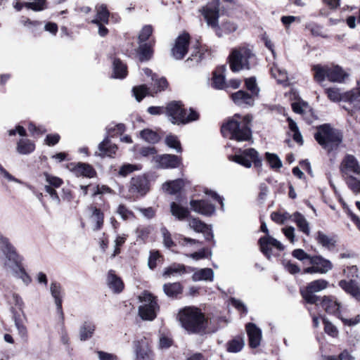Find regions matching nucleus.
I'll return each mask as SVG.
<instances>
[{"label": "nucleus", "instance_id": "1", "mask_svg": "<svg viewBox=\"0 0 360 360\" xmlns=\"http://www.w3.org/2000/svg\"><path fill=\"white\" fill-rule=\"evenodd\" d=\"M252 117L246 115L242 116L236 114L233 117L221 127V133L224 136H229L230 139L238 141H249L252 137L250 123Z\"/></svg>", "mask_w": 360, "mask_h": 360}, {"label": "nucleus", "instance_id": "2", "mask_svg": "<svg viewBox=\"0 0 360 360\" xmlns=\"http://www.w3.org/2000/svg\"><path fill=\"white\" fill-rule=\"evenodd\" d=\"M178 319L181 326L189 333H205L208 321L201 311L193 307H187L179 311Z\"/></svg>", "mask_w": 360, "mask_h": 360}, {"label": "nucleus", "instance_id": "3", "mask_svg": "<svg viewBox=\"0 0 360 360\" xmlns=\"http://www.w3.org/2000/svg\"><path fill=\"white\" fill-rule=\"evenodd\" d=\"M229 60L231 70L238 72L250 70L256 62V56L249 45L243 44L232 49Z\"/></svg>", "mask_w": 360, "mask_h": 360}, {"label": "nucleus", "instance_id": "4", "mask_svg": "<svg viewBox=\"0 0 360 360\" xmlns=\"http://www.w3.org/2000/svg\"><path fill=\"white\" fill-rule=\"evenodd\" d=\"M314 138L319 145L328 151L337 148L342 141V135L339 131L328 124L320 126Z\"/></svg>", "mask_w": 360, "mask_h": 360}, {"label": "nucleus", "instance_id": "5", "mask_svg": "<svg viewBox=\"0 0 360 360\" xmlns=\"http://www.w3.org/2000/svg\"><path fill=\"white\" fill-rule=\"evenodd\" d=\"M165 112L169 120L174 124H186L198 119V112L192 109H190V112L187 115L186 111L182 108V104L179 101L169 103Z\"/></svg>", "mask_w": 360, "mask_h": 360}, {"label": "nucleus", "instance_id": "6", "mask_svg": "<svg viewBox=\"0 0 360 360\" xmlns=\"http://www.w3.org/2000/svg\"><path fill=\"white\" fill-rule=\"evenodd\" d=\"M312 70L314 72V79L319 83L323 82L326 78L332 82L342 83L348 77V74L338 65L330 67L315 65Z\"/></svg>", "mask_w": 360, "mask_h": 360}, {"label": "nucleus", "instance_id": "7", "mask_svg": "<svg viewBox=\"0 0 360 360\" xmlns=\"http://www.w3.org/2000/svg\"><path fill=\"white\" fill-rule=\"evenodd\" d=\"M141 304L139 307V315L143 320L153 321L157 316L159 305L157 298L150 292L144 291L139 297Z\"/></svg>", "mask_w": 360, "mask_h": 360}, {"label": "nucleus", "instance_id": "8", "mask_svg": "<svg viewBox=\"0 0 360 360\" xmlns=\"http://www.w3.org/2000/svg\"><path fill=\"white\" fill-rule=\"evenodd\" d=\"M0 249L5 256L4 265L8 271L11 272L22 265L21 257L17 254L8 239L2 235H0Z\"/></svg>", "mask_w": 360, "mask_h": 360}, {"label": "nucleus", "instance_id": "9", "mask_svg": "<svg viewBox=\"0 0 360 360\" xmlns=\"http://www.w3.org/2000/svg\"><path fill=\"white\" fill-rule=\"evenodd\" d=\"M320 305L327 313L337 316L345 325L352 326L360 322V315L349 319L343 318L340 313V304L330 297L324 296Z\"/></svg>", "mask_w": 360, "mask_h": 360}, {"label": "nucleus", "instance_id": "10", "mask_svg": "<svg viewBox=\"0 0 360 360\" xmlns=\"http://www.w3.org/2000/svg\"><path fill=\"white\" fill-rule=\"evenodd\" d=\"M232 160L247 168L251 167L252 163L255 167L262 165V160L259 158L257 151L254 148L240 150L238 154L233 156Z\"/></svg>", "mask_w": 360, "mask_h": 360}, {"label": "nucleus", "instance_id": "11", "mask_svg": "<svg viewBox=\"0 0 360 360\" xmlns=\"http://www.w3.org/2000/svg\"><path fill=\"white\" fill-rule=\"evenodd\" d=\"M309 264H311V266L305 268L303 271L304 274H325L330 271L333 267V265L330 260L325 259L320 255L312 256L311 258H310Z\"/></svg>", "mask_w": 360, "mask_h": 360}, {"label": "nucleus", "instance_id": "12", "mask_svg": "<svg viewBox=\"0 0 360 360\" xmlns=\"http://www.w3.org/2000/svg\"><path fill=\"white\" fill-rule=\"evenodd\" d=\"M219 1L213 0V2L207 4L200 10L207 25L216 31L219 28Z\"/></svg>", "mask_w": 360, "mask_h": 360}, {"label": "nucleus", "instance_id": "13", "mask_svg": "<svg viewBox=\"0 0 360 360\" xmlns=\"http://www.w3.org/2000/svg\"><path fill=\"white\" fill-rule=\"evenodd\" d=\"M328 285V282L327 281L318 279L310 282L304 291L301 290V293L307 302L318 305L319 297L315 295L314 293L326 289Z\"/></svg>", "mask_w": 360, "mask_h": 360}, {"label": "nucleus", "instance_id": "14", "mask_svg": "<svg viewBox=\"0 0 360 360\" xmlns=\"http://www.w3.org/2000/svg\"><path fill=\"white\" fill-rule=\"evenodd\" d=\"M133 344L136 360H154V354L149 346V341L145 336L134 341Z\"/></svg>", "mask_w": 360, "mask_h": 360}, {"label": "nucleus", "instance_id": "15", "mask_svg": "<svg viewBox=\"0 0 360 360\" xmlns=\"http://www.w3.org/2000/svg\"><path fill=\"white\" fill-rule=\"evenodd\" d=\"M342 176L349 177L354 175H360V165L357 159L352 155H347L342 160L340 166Z\"/></svg>", "mask_w": 360, "mask_h": 360}, {"label": "nucleus", "instance_id": "16", "mask_svg": "<svg viewBox=\"0 0 360 360\" xmlns=\"http://www.w3.org/2000/svg\"><path fill=\"white\" fill-rule=\"evenodd\" d=\"M189 39V35L187 33L181 34L176 39L172 49V55L176 60L182 59L187 53Z\"/></svg>", "mask_w": 360, "mask_h": 360}, {"label": "nucleus", "instance_id": "17", "mask_svg": "<svg viewBox=\"0 0 360 360\" xmlns=\"http://www.w3.org/2000/svg\"><path fill=\"white\" fill-rule=\"evenodd\" d=\"M259 243L261 251L268 259H270L271 256V247H274L278 250H284V246L281 243L269 235L262 237L259 240Z\"/></svg>", "mask_w": 360, "mask_h": 360}, {"label": "nucleus", "instance_id": "18", "mask_svg": "<svg viewBox=\"0 0 360 360\" xmlns=\"http://www.w3.org/2000/svg\"><path fill=\"white\" fill-rule=\"evenodd\" d=\"M149 190L148 179L143 176L133 177L130 181L129 191L144 195Z\"/></svg>", "mask_w": 360, "mask_h": 360}, {"label": "nucleus", "instance_id": "19", "mask_svg": "<svg viewBox=\"0 0 360 360\" xmlns=\"http://www.w3.org/2000/svg\"><path fill=\"white\" fill-rule=\"evenodd\" d=\"M190 205L194 212L202 215L210 216L215 211V207L213 205L203 200H191Z\"/></svg>", "mask_w": 360, "mask_h": 360}, {"label": "nucleus", "instance_id": "20", "mask_svg": "<svg viewBox=\"0 0 360 360\" xmlns=\"http://www.w3.org/2000/svg\"><path fill=\"white\" fill-rule=\"evenodd\" d=\"M246 331L250 347L252 348L257 347L262 340V330L255 323H249L246 325Z\"/></svg>", "mask_w": 360, "mask_h": 360}, {"label": "nucleus", "instance_id": "21", "mask_svg": "<svg viewBox=\"0 0 360 360\" xmlns=\"http://www.w3.org/2000/svg\"><path fill=\"white\" fill-rule=\"evenodd\" d=\"M155 162L160 168H175L180 165V159L176 155L166 154L156 157Z\"/></svg>", "mask_w": 360, "mask_h": 360}, {"label": "nucleus", "instance_id": "22", "mask_svg": "<svg viewBox=\"0 0 360 360\" xmlns=\"http://www.w3.org/2000/svg\"><path fill=\"white\" fill-rule=\"evenodd\" d=\"M155 43V40L152 39L148 43L139 44L136 54L140 61H148L152 58Z\"/></svg>", "mask_w": 360, "mask_h": 360}, {"label": "nucleus", "instance_id": "23", "mask_svg": "<svg viewBox=\"0 0 360 360\" xmlns=\"http://www.w3.org/2000/svg\"><path fill=\"white\" fill-rule=\"evenodd\" d=\"M231 98L236 105L242 107L252 106L255 102L252 95L242 90L232 94Z\"/></svg>", "mask_w": 360, "mask_h": 360}, {"label": "nucleus", "instance_id": "24", "mask_svg": "<svg viewBox=\"0 0 360 360\" xmlns=\"http://www.w3.org/2000/svg\"><path fill=\"white\" fill-rule=\"evenodd\" d=\"M90 212V219L93 223V230L98 231L101 229L104 222V214L101 209L91 205L88 208Z\"/></svg>", "mask_w": 360, "mask_h": 360}, {"label": "nucleus", "instance_id": "25", "mask_svg": "<svg viewBox=\"0 0 360 360\" xmlns=\"http://www.w3.org/2000/svg\"><path fill=\"white\" fill-rule=\"evenodd\" d=\"M98 152L96 153V155L101 157H112L116 153L117 147L112 143L107 137L98 146Z\"/></svg>", "mask_w": 360, "mask_h": 360}, {"label": "nucleus", "instance_id": "26", "mask_svg": "<svg viewBox=\"0 0 360 360\" xmlns=\"http://www.w3.org/2000/svg\"><path fill=\"white\" fill-rule=\"evenodd\" d=\"M50 291L54 299L58 313L62 319H63V313L62 310V288L58 283H51L50 285Z\"/></svg>", "mask_w": 360, "mask_h": 360}, {"label": "nucleus", "instance_id": "27", "mask_svg": "<svg viewBox=\"0 0 360 360\" xmlns=\"http://www.w3.org/2000/svg\"><path fill=\"white\" fill-rule=\"evenodd\" d=\"M339 285L347 293L351 295L358 301H360V286L354 281L350 280L349 281L341 280L339 282Z\"/></svg>", "mask_w": 360, "mask_h": 360}, {"label": "nucleus", "instance_id": "28", "mask_svg": "<svg viewBox=\"0 0 360 360\" xmlns=\"http://www.w3.org/2000/svg\"><path fill=\"white\" fill-rule=\"evenodd\" d=\"M107 283L109 288L114 292H120L124 288V283L121 278L118 277L113 270H110L108 273Z\"/></svg>", "mask_w": 360, "mask_h": 360}, {"label": "nucleus", "instance_id": "29", "mask_svg": "<svg viewBox=\"0 0 360 360\" xmlns=\"http://www.w3.org/2000/svg\"><path fill=\"white\" fill-rule=\"evenodd\" d=\"M96 16L91 21V23H108L110 12L108 11L106 5L98 4L95 7Z\"/></svg>", "mask_w": 360, "mask_h": 360}, {"label": "nucleus", "instance_id": "30", "mask_svg": "<svg viewBox=\"0 0 360 360\" xmlns=\"http://www.w3.org/2000/svg\"><path fill=\"white\" fill-rule=\"evenodd\" d=\"M72 172L77 176H82L89 178H91L96 174L94 169L86 163H78L73 167Z\"/></svg>", "mask_w": 360, "mask_h": 360}, {"label": "nucleus", "instance_id": "31", "mask_svg": "<svg viewBox=\"0 0 360 360\" xmlns=\"http://www.w3.org/2000/svg\"><path fill=\"white\" fill-rule=\"evenodd\" d=\"M214 278V271L210 268H204L195 271L193 276L192 279L193 281H212Z\"/></svg>", "mask_w": 360, "mask_h": 360}, {"label": "nucleus", "instance_id": "32", "mask_svg": "<svg viewBox=\"0 0 360 360\" xmlns=\"http://www.w3.org/2000/svg\"><path fill=\"white\" fill-rule=\"evenodd\" d=\"M184 186V182L182 179H178L173 181L165 182L162 185V189L166 193L174 195L181 191Z\"/></svg>", "mask_w": 360, "mask_h": 360}, {"label": "nucleus", "instance_id": "33", "mask_svg": "<svg viewBox=\"0 0 360 360\" xmlns=\"http://www.w3.org/2000/svg\"><path fill=\"white\" fill-rule=\"evenodd\" d=\"M315 238L319 245L327 249H332L335 246L336 240L335 238L330 237L321 231L316 233Z\"/></svg>", "mask_w": 360, "mask_h": 360}, {"label": "nucleus", "instance_id": "34", "mask_svg": "<svg viewBox=\"0 0 360 360\" xmlns=\"http://www.w3.org/2000/svg\"><path fill=\"white\" fill-rule=\"evenodd\" d=\"M34 143L27 139H21L17 143L16 150L17 152L22 155H27L34 150Z\"/></svg>", "mask_w": 360, "mask_h": 360}, {"label": "nucleus", "instance_id": "35", "mask_svg": "<svg viewBox=\"0 0 360 360\" xmlns=\"http://www.w3.org/2000/svg\"><path fill=\"white\" fill-rule=\"evenodd\" d=\"M95 330V325L91 321H85L79 328V339L85 341L91 338Z\"/></svg>", "mask_w": 360, "mask_h": 360}, {"label": "nucleus", "instance_id": "36", "mask_svg": "<svg viewBox=\"0 0 360 360\" xmlns=\"http://www.w3.org/2000/svg\"><path fill=\"white\" fill-rule=\"evenodd\" d=\"M292 220L296 223L297 227L301 231L306 235L309 236L310 233V229L309 223L305 217L300 212H296L292 214Z\"/></svg>", "mask_w": 360, "mask_h": 360}, {"label": "nucleus", "instance_id": "37", "mask_svg": "<svg viewBox=\"0 0 360 360\" xmlns=\"http://www.w3.org/2000/svg\"><path fill=\"white\" fill-rule=\"evenodd\" d=\"M170 212L172 214L179 220H184L189 214V211L187 207H182L174 202L170 204Z\"/></svg>", "mask_w": 360, "mask_h": 360}, {"label": "nucleus", "instance_id": "38", "mask_svg": "<svg viewBox=\"0 0 360 360\" xmlns=\"http://www.w3.org/2000/svg\"><path fill=\"white\" fill-rule=\"evenodd\" d=\"M344 98L353 104L356 109L360 110V86L345 93Z\"/></svg>", "mask_w": 360, "mask_h": 360}, {"label": "nucleus", "instance_id": "39", "mask_svg": "<svg viewBox=\"0 0 360 360\" xmlns=\"http://www.w3.org/2000/svg\"><path fill=\"white\" fill-rule=\"evenodd\" d=\"M185 266L180 264H173L165 269L163 276L165 277L179 276L185 274Z\"/></svg>", "mask_w": 360, "mask_h": 360}, {"label": "nucleus", "instance_id": "40", "mask_svg": "<svg viewBox=\"0 0 360 360\" xmlns=\"http://www.w3.org/2000/svg\"><path fill=\"white\" fill-rule=\"evenodd\" d=\"M113 74L115 78L123 79L127 75V69L126 65L122 63L120 59H115L112 63Z\"/></svg>", "mask_w": 360, "mask_h": 360}, {"label": "nucleus", "instance_id": "41", "mask_svg": "<svg viewBox=\"0 0 360 360\" xmlns=\"http://www.w3.org/2000/svg\"><path fill=\"white\" fill-rule=\"evenodd\" d=\"M164 292L170 297H176L182 292V287L179 283H166L163 285Z\"/></svg>", "mask_w": 360, "mask_h": 360}, {"label": "nucleus", "instance_id": "42", "mask_svg": "<svg viewBox=\"0 0 360 360\" xmlns=\"http://www.w3.org/2000/svg\"><path fill=\"white\" fill-rule=\"evenodd\" d=\"M271 75L278 83L285 84L288 82V73L285 70L277 65H274L271 69Z\"/></svg>", "mask_w": 360, "mask_h": 360}, {"label": "nucleus", "instance_id": "43", "mask_svg": "<svg viewBox=\"0 0 360 360\" xmlns=\"http://www.w3.org/2000/svg\"><path fill=\"white\" fill-rule=\"evenodd\" d=\"M245 345L244 338L241 336H237L227 344V350L229 352H238Z\"/></svg>", "mask_w": 360, "mask_h": 360}, {"label": "nucleus", "instance_id": "44", "mask_svg": "<svg viewBox=\"0 0 360 360\" xmlns=\"http://www.w3.org/2000/svg\"><path fill=\"white\" fill-rule=\"evenodd\" d=\"M13 276L20 279L25 285H28L32 282V278L26 272L22 265L10 272Z\"/></svg>", "mask_w": 360, "mask_h": 360}, {"label": "nucleus", "instance_id": "45", "mask_svg": "<svg viewBox=\"0 0 360 360\" xmlns=\"http://www.w3.org/2000/svg\"><path fill=\"white\" fill-rule=\"evenodd\" d=\"M292 110L297 114L304 115L311 112V109L309 104L303 101H297L292 103Z\"/></svg>", "mask_w": 360, "mask_h": 360}, {"label": "nucleus", "instance_id": "46", "mask_svg": "<svg viewBox=\"0 0 360 360\" xmlns=\"http://www.w3.org/2000/svg\"><path fill=\"white\" fill-rule=\"evenodd\" d=\"M141 137L150 143H155L160 140L159 135L154 131L146 129L140 132Z\"/></svg>", "mask_w": 360, "mask_h": 360}, {"label": "nucleus", "instance_id": "47", "mask_svg": "<svg viewBox=\"0 0 360 360\" xmlns=\"http://www.w3.org/2000/svg\"><path fill=\"white\" fill-rule=\"evenodd\" d=\"M153 28L150 25H144L140 30L138 35V44L147 43L146 41L149 39L152 35Z\"/></svg>", "mask_w": 360, "mask_h": 360}, {"label": "nucleus", "instance_id": "48", "mask_svg": "<svg viewBox=\"0 0 360 360\" xmlns=\"http://www.w3.org/2000/svg\"><path fill=\"white\" fill-rule=\"evenodd\" d=\"M25 3V6L34 11H41L47 8L46 0H30Z\"/></svg>", "mask_w": 360, "mask_h": 360}, {"label": "nucleus", "instance_id": "49", "mask_svg": "<svg viewBox=\"0 0 360 360\" xmlns=\"http://www.w3.org/2000/svg\"><path fill=\"white\" fill-rule=\"evenodd\" d=\"M165 143L168 147L174 149L177 153H181L182 148L181 143L176 136L172 134L167 136L165 138Z\"/></svg>", "mask_w": 360, "mask_h": 360}, {"label": "nucleus", "instance_id": "50", "mask_svg": "<svg viewBox=\"0 0 360 360\" xmlns=\"http://www.w3.org/2000/svg\"><path fill=\"white\" fill-rule=\"evenodd\" d=\"M189 226L195 231L201 233L206 231L207 225L197 218H191L189 219Z\"/></svg>", "mask_w": 360, "mask_h": 360}, {"label": "nucleus", "instance_id": "51", "mask_svg": "<svg viewBox=\"0 0 360 360\" xmlns=\"http://www.w3.org/2000/svg\"><path fill=\"white\" fill-rule=\"evenodd\" d=\"M20 23L32 32L37 31L41 25V23L39 21L31 20L29 18H22L20 20Z\"/></svg>", "mask_w": 360, "mask_h": 360}, {"label": "nucleus", "instance_id": "52", "mask_svg": "<svg viewBox=\"0 0 360 360\" xmlns=\"http://www.w3.org/2000/svg\"><path fill=\"white\" fill-rule=\"evenodd\" d=\"M132 91L136 101L139 102L148 94V89L143 84L134 87Z\"/></svg>", "mask_w": 360, "mask_h": 360}, {"label": "nucleus", "instance_id": "53", "mask_svg": "<svg viewBox=\"0 0 360 360\" xmlns=\"http://www.w3.org/2000/svg\"><path fill=\"white\" fill-rule=\"evenodd\" d=\"M44 177L46 181L48 183L47 186H50L52 188H59L63 184V181L62 179L49 174L48 173H44Z\"/></svg>", "mask_w": 360, "mask_h": 360}, {"label": "nucleus", "instance_id": "54", "mask_svg": "<svg viewBox=\"0 0 360 360\" xmlns=\"http://www.w3.org/2000/svg\"><path fill=\"white\" fill-rule=\"evenodd\" d=\"M245 82L247 89L251 91V95L253 97L258 96L259 89L257 86L255 77H252L250 78H247L245 79Z\"/></svg>", "mask_w": 360, "mask_h": 360}, {"label": "nucleus", "instance_id": "55", "mask_svg": "<svg viewBox=\"0 0 360 360\" xmlns=\"http://www.w3.org/2000/svg\"><path fill=\"white\" fill-rule=\"evenodd\" d=\"M266 160L272 169H280L282 167V162L280 158L274 153H266Z\"/></svg>", "mask_w": 360, "mask_h": 360}, {"label": "nucleus", "instance_id": "56", "mask_svg": "<svg viewBox=\"0 0 360 360\" xmlns=\"http://www.w3.org/2000/svg\"><path fill=\"white\" fill-rule=\"evenodd\" d=\"M271 219L277 224H283L287 220L292 218V215H290L288 212H284L283 214L278 212H272L271 214Z\"/></svg>", "mask_w": 360, "mask_h": 360}, {"label": "nucleus", "instance_id": "57", "mask_svg": "<svg viewBox=\"0 0 360 360\" xmlns=\"http://www.w3.org/2000/svg\"><path fill=\"white\" fill-rule=\"evenodd\" d=\"M346 184L348 187L356 193H360V180H358L354 176L346 177Z\"/></svg>", "mask_w": 360, "mask_h": 360}, {"label": "nucleus", "instance_id": "58", "mask_svg": "<svg viewBox=\"0 0 360 360\" xmlns=\"http://www.w3.org/2000/svg\"><path fill=\"white\" fill-rule=\"evenodd\" d=\"M323 321L324 323V330L330 336L336 338L338 335V328L326 319L323 318Z\"/></svg>", "mask_w": 360, "mask_h": 360}, {"label": "nucleus", "instance_id": "59", "mask_svg": "<svg viewBox=\"0 0 360 360\" xmlns=\"http://www.w3.org/2000/svg\"><path fill=\"white\" fill-rule=\"evenodd\" d=\"M326 92L328 98L333 102L340 101L342 98L340 90L337 88H328L326 89Z\"/></svg>", "mask_w": 360, "mask_h": 360}, {"label": "nucleus", "instance_id": "60", "mask_svg": "<svg viewBox=\"0 0 360 360\" xmlns=\"http://www.w3.org/2000/svg\"><path fill=\"white\" fill-rule=\"evenodd\" d=\"M124 130L125 127L123 124H117L113 126L109 125L107 127V132L111 136L122 134Z\"/></svg>", "mask_w": 360, "mask_h": 360}, {"label": "nucleus", "instance_id": "61", "mask_svg": "<svg viewBox=\"0 0 360 360\" xmlns=\"http://www.w3.org/2000/svg\"><path fill=\"white\" fill-rule=\"evenodd\" d=\"M212 80V84L214 88L218 89H226V84L225 83L224 76L217 75V72H214Z\"/></svg>", "mask_w": 360, "mask_h": 360}, {"label": "nucleus", "instance_id": "62", "mask_svg": "<svg viewBox=\"0 0 360 360\" xmlns=\"http://www.w3.org/2000/svg\"><path fill=\"white\" fill-rule=\"evenodd\" d=\"M44 189L46 192L50 195V198L51 200L53 202V203L59 206L61 203V200L57 193V191L50 186H45Z\"/></svg>", "mask_w": 360, "mask_h": 360}, {"label": "nucleus", "instance_id": "63", "mask_svg": "<svg viewBox=\"0 0 360 360\" xmlns=\"http://www.w3.org/2000/svg\"><path fill=\"white\" fill-rule=\"evenodd\" d=\"M138 169H139V167L137 165L131 164H125L121 167L119 171V174L122 176H126L128 174L133 172L134 171Z\"/></svg>", "mask_w": 360, "mask_h": 360}, {"label": "nucleus", "instance_id": "64", "mask_svg": "<svg viewBox=\"0 0 360 360\" xmlns=\"http://www.w3.org/2000/svg\"><path fill=\"white\" fill-rule=\"evenodd\" d=\"M161 233L163 237L164 245L167 248H171L174 245V243L173 242L171 234L169 231L165 228H161Z\"/></svg>", "mask_w": 360, "mask_h": 360}]
</instances>
